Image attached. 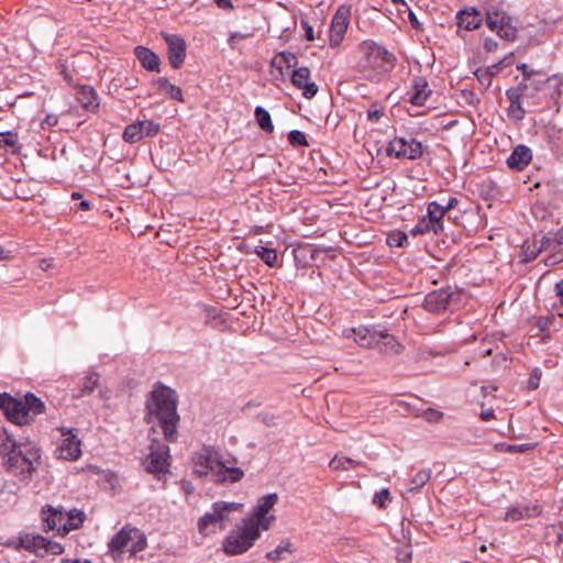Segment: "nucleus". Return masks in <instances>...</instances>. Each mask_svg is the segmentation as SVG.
<instances>
[{"instance_id": "nucleus-1", "label": "nucleus", "mask_w": 563, "mask_h": 563, "mask_svg": "<svg viewBox=\"0 0 563 563\" xmlns=\"http://www.w3.org/2000/svg\"><path fill=\"white\" fill-rule=\"evenodd\" d=\"M177 393L162 383H156L145 401L144 421L161 428L164 439L175 443L178 440L180 416L177 412Z\"/></svg>"}, {"instance_id": "nucleus-2", "label": "nucleus", "mask_w": 563, "mask_h": 563, "mask_svg": "<svg viewBox=\"0 0 563 563\" xmlns=\"http://www.w3.org/2000/svg\"><path fill=\"white\" fill-rule=\"evenodd\" d=\"M0 409L10 422L21 427L30 424L36 416L43 413L45 404L33 393H26L22 397L2 393Z\"/></svg>"}, {"instance_id": "nucleus-3", "label": "nucleus", "mask_w": 563, "mask_h": 563, "mask_svg": "<svg viewBox=\"0 0 563 563\" xmlns=\"http://www.w3.org/2000/svg\"><path fill=\"white\" fill-rule=\"evenodd\" d=\"M261 530L255 522L243 520L242 526L233 529L224 539L223 551L229 555H238L246 552L260 538Z\"/></svg>"}, {"instance_id": "nucleus-4", "label": "nucleus", "mask_w": 563, "mask_h": 563, "mask_svg": "<svg viewBox=\"0 0 563 563\" xmlns=\"http://www.w3.org/2000/svg\"><path fill=\"white\" fill-rule=\"evenodd\" d=\"M386 153L390 157L394 156L396 158L415 161L422 156L423 147L421 142L413 137L406 139L396 136L388 143Z\"/></svg>"}, {"instance_id": "nucleus-5", "label": "nucleus", "mask_w": 563, "mask_h": 563, "mask_svg": "<svg viewBox=\"0 0 563 563\" xmlns=\"http://www.w3.org/2000/svg\"><path fill=\"white\" fill-rule=\"evenodd\" d=\"M169 448L166 444L155 442L151 445V452L147 455L144 466L148 473L157 478L167 473L169 466Z\"/></svg>"}, {"instance_id": "nucleus-6", "label": "nucleus", "mask_w": 563, "mask_h": 563, "mask_svg": "<svg viewBox=\"0 0 563 563\" xmlns=\"http://www.w3.org/2000/svg\"><path fill=\"white\" fill-rule=\"evenodd\" d=\"M460 297V292L451 287L440 288L429 292L423 300V308L430 312L439 313L449 309Z\"/></svg>"}, {"instance_id": "nucleus-7", "label": "nucleus", "mask_w": 563, "mask_h": 563, "mask_svg": "<svg viewBox=\"0 0 563 563\" xmlns=\"http://www.w3.org/2000/svg\"><path fill=\"white\" fill-rule=\"evenodd\" d=\"M278 496L276 493L265 495L258 499V503L251 517L244 519L245 521L255 522L257 529L268 530L272 522L275 520V516H267L269 510L277 503Z\"/></svg>"}, {"instance_id": "nucleus-8", "label": "nucleus", "mask_w": 563, "mask_h": 563, "mask_svg": "<svg viewBox=\"0 0 563 563\" xmlns=\"http://www.w3.org/2000/svg\"><path fill=\"white\" fill-rule=\"evenodd\" d=\"M161 34L167 45V55L170 66L174 69H179L186 58L187 45L184 37L178 34H169L165 32H162Z\"/></svg>"}, {"instance_id": "nucleus-9", "label": "nucleus", "mask_w": 563, "mask_h": 563, "mask_svg": "<svg viewBox=\"0 0 563 563\" xmlns=\"http://www.w3.org/2000/svg\"><path fill=\"white\" fill-rule=\"evenodd\" d=\"M351 18V8L341 5L334 13L330 27V46H339L347 30Z\"/></svg>"}, {"instance_id": "nucleus-10", "label": "nucleus", "mask_w": 563, "mask_h": 563, "mask_svg": "<svg viewBox=\"0 0 563 563\" xmlns=\"http://www.w3.org/2000/svg\"><path fill=\"white\" fill-rule=\"evenodd\" d=\"M133 530L134 527L126 525L111 538L108 548L115 562L122 560L125 548L133 541Z\"/></svg>"}, {"instance_id": "nucleus-11", "label": "nucleus", "mask_w": 563, "mask_h": 563, "mask_svg": "<svg viewBox=\"0 0 563 563\" xmlns=\"http://www.w3.org/2000/svg\"><path fill=\"white\" fill-rule=\"evenodd\" d=\"M291 84L302 90L306 99L313 98L318 92V86L310 80V69L306 66L295 68L290 77Z\"/></svg>"}, {"instance_id": "nucleus-12", "label": "nucleus", "mask_w": 563, "mask_h": 563, "mask_svg": "<svg viewBox=\"0 0 563 563\" xmlns=\"http://www.w3.org/2000/svg\"><path fill=\"white\" fill-rule=\"evenodd\" d=\"M44 531L56 530L59 536H65L63 527L65 526L64 509L46 505L41 510Z\"/></svg>"}, {"instance_id": "nucleus-13", "label": "nucleus", "mask_w": 563, "mask_h": 563, "mask_svg": "<svg viewBox=\"0 0 563 563\" xmlns=\"http://www.w3.org/2000/svg\"><path fill=\"white\" fill-rule=\"evenodd\" d=\"M63 435H66V438L63 439L56 449L57 457L66 461L77 460L81 454L80 440L70 430L66 433L63 432Z\"/></svg>"}, {"instance_id": "nucleus-14", "label": "nucleus", "mask_w": 563, "mask_h": 563, "mask_svg": "<svg viewBox=\"0 0 563 563\" xmlns=\"http://www.w3.org/2000/svg\"><path fill=\"white\" fill-rule=\"evenodd\" d=\"M542 512V507L538 504H517L507 510L505 520L516 522L522 519L536 518Z\"/></svg>"}, {"instance_id": "nucleus-15", "label": "nucleus", "mask_w": 563, "mask_h": 563, "mask_svg": "<svg viewBox=\"0 0 563 563\" xmlns=\"http://www.w3.org/2000/svg\"><path fill=\"white\" fill-rule=\"evenodd\" d=\"M483 21V14L475 7L465 8L456 13V23L459 27H464L466 31H474L478 29Z\"/></svg>"}, {"instance_id": "nucleus-16", "label": "nucleus", "mask_w": 563, "mask_h": 563, "mask_svg": "<svg viewBox=\"0 0 563 563\" xmlns=\"http://www.w3.org/2000/svg\"><path fill=\"white\" fill-rule=\"evenodd\" d=\"M8 465L16 475H31L35 471L34 464L12 446L8 452Z\"/></svg>"}, {"instance_id": "nucleus-17", "label": "nucleus", "mask_w": 563, "mask_h": 563, "mask_svg": "<svg viewBox=\"0 0 563 563\" xmlns=\"http://www.w3.org/2000/svg\"><path fill=\"white\" fill-rule=\"evenodd\" d=\"M532 159L531 150L523 144L517 145L510 156L507 158V165L511 169L522 170L525 169Z\"/></svg>"}, {"instance_id": "nucleus-18", "label": "nucleus", "mask_w": 563, "mask_h": 563, "mask_svg": "<svg viewBox=\"0 0 563 563\" xmlns=\"http://www.w3.org/2000/svg\"><path fill=\"white\" fill-rule=\"evenodd\" d=\"M446 211L443 208V205L432 201L428 205V218L429 221L426 223V228L428 230L433 231L435 234H439L443 232V217L445 216Z\"/></svg>"}, {"instance_id": "nucleus-19", "label": "nucleus", "mask_w": 563, "mask_h": 563, "mask_svg": "<svg viewBox=\"0 0 563 563\" xmlns=\"http://www.w3.org/2000/svg\"><path fill=\"white\" fill-rule=\"evenodd\" d=\"M4 433H5L7 442H10L11 446L13 449H15L18 452H21L23 456H25V457H27V460H30V462H32L34 464L36 461L40 460V457H41L40 450H38V448H36L35 444H33L31 442H22V441L15 440L13 434L8 432L5 429H4Z\"/></svg>"}, {"instance_id": "nucleus-20", "label": "nucleus", "mask_w": 563, "mask_h": 563, "mask_svg": "<svg viewBox=\"0 0 563 563\" xmlns=\"http://www.w3.org/2000/svg\"><path fill=\"white\" fill-rule=\"evenodd\" d=\"M134 55L141 63L142 67L148 71H159L161 59L157 54L145 46H136Z\"/></svg>"}, {"instance_id": "nucleus-21", "label": "nucleus", "mask_w": 563, "mask_h": 563, "mask_svg": "<svg viewBox=\"0 0 563 563\" xmlns=\"http://www.w3.org/2000/svg\"><path fill=\"white\" fill-rule=\"evenodd\" d=\"M244 472L239 467H229L222 462L217 463L214 482L217 483H236L242 479Z\"/></svg>"}, {"instance_id": "nucleus-22", "label": "nucleus", "mask_w": 563, "mask_h": 563, "mask_svg": "<svg viewBox=\"0 0 563 563\" xmlns=\"http://www.w3.org/2000/svg\"><path fill=\"white\" fill-rule=\"evenodd\" d=\"M76 99L86 110H95L99 107V98L90 86H80L76 91Z\"/></svg>"}, {"instance_id": "nucleus-23", "label": "nucleus", "mask_w": 563, "mask_h": 563, "mask_svg": "<svg viewBox=\"0 0 563 563\" xmlns=\"http://www.w3.org/2000/svg\"><path fill=\"white\" fill-rule=\"evenodd\" d=\"M212 506L220 521V530L225 529L227 523L231 521L230 515L242 508V504L227 501H216Z\"/></svg>"}, {"instance_id": "nucleus-24", "label": "nucleus", "mask_w": 563, "mask_h": 563, "mask_svg": "<svg viewBox=\"0 0 563 563\" xmlns=\"http://www.w3.org/2000/svg\"><path fill=\"white\" fill-rule=\"evenodd\" d=\"M373 349H378L384 353H399L401 345L397 342L394 335L386 331H378L376 342Z\"/></svg>"}, {"instance_id": "nucleus-25", "label": "nucleus", "mask_w": 563, "mask_h": 563, "mask_svg": "<svg viewBox=\"0 0 563 563\" xmlns=\"http://www.w3.org/2000/svg\"><path fill=\"white\" fill-rule=\"evenodd\" d=\"M412 93L409 101L415 106H423L429 98L431 90L428 89V82L423 78H416L412 85Z\"/></svg>"}, {"instance_id": "nucleus-26", "label": "nucleus", "mask_w": 563, "mask_h": 563, "mask_svg": "<svg viewBox=\"0 0 563 563\" xmlns=\"http://www.w3.org/2000/svg\"><path fill=\"white\" fill-rule=\"evenodd\" d=\"M218 529L220 530V521L212 507V511L205 514L198 520V531L203 536H209L216 533Z\"/></svg>"}, {"instance_id": "nucleus-27", "label": "nucleus", "mask_w": 563, "mask_h": 563, "mask_svg": "<svg viewBox=\"0 0 563 563\" xmlns=\"http://www.w3.org/2000/svg\"><path fill=\"white\" fill-rule=\"evenodd\" d=\"M153 85L157 87L158 92H164L170 99L184 102V96L180 87L170 84L166 77H159L153 81Z\"/></svg>"}, {"instance_id": "nucleus-28", "label": "nucleus", "mask_w": 563, "mask_h": 563, "mask_svg": "<svg viewBox=\"0 0 563 563\" xmlns=\"http://www.w3.org/2000/svg\"><path fill=\"white\" fill-rule=\"evenodd\" d=\"M85 512L78 509H71L69 511L64 510L65 526L63 527L64 534H67L71 530L79 529L85 521Z\"/></svg>"}, {"instance_id": "nucleus-29", "label": "nucleus", "mask_w": 563, "mask_h": 563, "mask_svg": "<svg viewBox=\"0 0 563 563\" xmlns=\"http://www.w3.org/2000/svg\"><path fill=\"white\" fill-rule=\"evenodd\" d=\"M294 552L292 543L289 539H284L282 542L273 550L266 553V559L277 563L279 561H284L287 559V555Z\"/></svg>"}, {"instance_id": "nucleus-30", "label": "nucleus", "mask_w": 563, "mask_h": 563, "mask_svg": "<svg viewBox=\"0 0 563 563\" xmlns=\"http://www.w3.org/2000/svg\"><path fill=\"white\" fill-rule=\"evenodd\" d=\"M351 331L354 334V341L358 343L361 346L374 347L378 331H372L367 328L352 329Z\"/></svg>"}, {"instance_id": "nucleus-31", "label": "nucleus", "mask_w": 563, "mask_h": 563, "mask_svg": "<svg viewBox=\"0 0 563 563\" xmlns=\"http://www.w3.org/2000/svg\"><path fill=\"white\" fill-rule=\"evenodd\" d=\"M497 35L507 42H515L517 40L518 27L514 24V18L511 15L503 16L501 26Z\"/></svg>"}, {"instance_id": "nucleus-32", "label": "nucleus", "mask_w": 563, "mask_h": 563, "mask_svg": "<svg viewBox=\"0 0 563 563\" xmlns=\"http://www.w3.org/2000/svg\"><path fill=\"white\" fill-rule=\"evenodd\" d=\"M21 542L25 550L33 551L41 556V553H43L46 549L47 539L40 534L26 536L21 540Z\"/></svg>"}, {"instance_id": "nucleus-33", "label": "nucleus", "mask_w": 563, "mask_h": 563, "mask_svg": "<svg viewBox=\"0 0 563 563\" xmlns=\"http://www.w3.org/2000/svg\"><path fill=\"white\" fill-rule=\"evenodd\" d=\"M99 375L97 373H91L84 377L82 384L78 391L74 390L73 397L80 398L86 395H90L98 386Z\"/></svg>"}, {"instance_id": "nucleus-34", "label": "nucleus", "mask_w": 563, "mask_h": 563, "mask_svg": "<svg viewBox=\"0 0 563 563\" xmlns=\"http://www.w3.org/2000/svg\"><path fill=\"white\" fill-rule=\"evenodd\" d=\"M431 474V468H422L417 472L416 475L410 479L408 492L417 493L430 481Z\"/></svg>"}, {"instance_id": "nucleus-35", "label": "nucleus", "mask_w": 563, "mask_h": 563, "mask_svg": "<svg viewBox=\"0 0 563 563\" xmlns=\"http://www.w3.org/2000/svg\"><path fill=\"white\" fill-rule=\"evenodd\" d=\"M369 55L380 59L385 64L389 65L390 67H394L396 64V56L387 51L384 46H380L376 43H373L369 46Z\"/></svg>"}, {"instance_id": "nucleus-36", "label": "nucleus", "mask_w": 563, "mask_h": 563, "mask_svg": "<svg viewBox=\"0 0 563 563\" xmlns=\"http://www.w3.org/2000/svg\"><path fill=\"white\" fill-rule=\"evenodd\" d=\"M255 119L260 128L267 132L272 133L274 131V125L272 122L271 114L267 110H265L262 106H257L254 111Z\"/></svg>"}, {"instance_id": "nucleus-37", "label": "nucleus", "mask_w": 563, "mask_h": 563, "mask_svg": "<svg viewBox=\"0 0 563 563\" xmlns=\"http://www.w3.org/2000/svg\"><path fill=\"white\" fill-rule=\"evenodd\" d=\"M278 57L280 58L279 62H277L276 57L272 59V63H271L272 66H274L280 70L283 69V64H285V66L287 68H296L297 67L298 58L294 53L288 52V51H283V52L278 53Z\"/></svg>"}, {"instance_id": "nucleus-38", "label": "nucleus", "mask_w": 563, "mask_h": 563, "mask_svg": "<svg viewBox=\"0 0 563 563\" xmlns=\"http://www.w3.org/2000/svg\"><path fill=\"white\" fill-rule=\"evenodd\" d=\"M122 137L125 142L134 144L137 143L143 139V132L142 128L140 125V122H135L132 124H129L122 134Z\"/></svg>"}, {"instance_id": "nucleus-39", "label": "nucleus", "mask_w": 563, "mask_h": 563, "mask_svg": "<svg viewBox=\"0 0 563 563\" xmlns=\"http://www.w3.org/2000/svg\"><path fill=\"white\" fill-rule=\"evenodd\" d=\"M130 553L131 555H136L139 552L144 551L147 548V539L144 532L140 529L134 528L133 530V541H131Z\"/></svg>"}, {"instance_id": "nucleus-40", "label": "nucleus", "mask_w": 563, "mask_h": 563, "mask_svg": "<svg viewBox=\"0 0 563 563\" xmlns=\"http://www.w3.org/2000/svg\"><path fill=\"white\" fill-rule=\"evenodd\" d=\"M254 253L269 267L276 266L278 256L274 249L256 246Z\"/></svg>"}, {"instance_id": "nucleus-41", "label": "nucleus", "mask_w": 563, "mask_h": 563, "mask_svg": "<svg viewBox=\"0 0 563 563\" xmlns=\"http://www.w3.org/2000/svg\"><path fill=\"white\" fill-rule=\"evenodd\" d=\"M361 465H363L362 462L352 460L346 456H338V455H335L329 463V467L334 471L349 470L351 466H361Z\"/></svg>"}, {"instance_id": "nucleus-42", "label": "nucleus", "mask_w": 563, "mask_h": 563, "mask_svg": "<svg viewBox=\"0 0 563 563\" xmlns=\"http://www.w3.org/2000/svg\"><path fill=\"white\" fill-rule=\"evenodd\" d=\"M18 134L12 131L0 133V148L11 147L12 153H18L20 146L18 145Z\"/></svg>"}, {"instance_id": "nucleus-43", "label": "nucleus", "mask_w": 563, "mask_h": 563, "mask_svg": "<svg viewBox=\"0 0 563 563\" xmlns=\"http://www.w3.org/2000/svg\"><path fill=\"white\" fill-rule=\"evenodd\" d=\"M219 461L213 460L212 455L209 452L203 454H199L196 457V466L210 468L211 475L214 477V473L217 471V463Z\"/></svg>"}, {"instance_id": "nucleus-44", "label": "nucleus", "mask_w": 563, "mask_h": 563, "mask_svg": "<svg viewBox=\"0 0 563 563\" xmlns=\"http://www.w3.org/2000/svg\"><path fill=\"white\" fill-rule=\"evenodd\" d=\"M522 90H526V81H520L518 86L506 90V97L511 103H519L523 99Z\"/></svg>"}, {"instance_id": "nucleus-45", "label": "nucleus", "mask_w": 563, "mask_h": 563, "mask_svg": "<svg viewBox=\"0 0 563 563\" xmlns=\"http://www.w3.org/2000/svg\"><path fill=\"white\" fill-rule=\"evenodd\" d=\"M504 5V0H489L487 2L484 3V7H483V10L484 12H489L490 11H494L500 15H498V18H500V21H503V16H510V14H508V12H506L503 8Z\"/></svg>"}, {"instance_id": "nucleus-46", "label": "nucleus", "mask_w": 563, "mask_h": 563, "mask_svg": "<svg viewBox=\"0 0 563 563\" xmlns=\"http://www.w3.org/2000/svg\"><path fill=\"white\" fill-rule=\"evenodd\" d=\"M408 242V236L401 231L391 232L387 236V244L390 247H402Z\"/></svg>"}, {"instance_id": "nucleus-47", "label": "nucleus", "mask_w": 563, "mask_h": 563, "mask_svg": "<svg viewBox=\"0 0 563 563\" xmlns=\"http://www.w3.org/2000/svg\"><path fill=\"white\" fill-rule=\"evenodd\" d=\"M288 142L292 146H309L306 135L299 130H291L288 133Z\"/></svg>"}, {"instance_id": "nucleus-48", "label": "nucleus", "mask_w": 563, "mask_h": 563, "mask_svg": "<svg viewBox=\"0 0 563 563\" xmlns=\"http://www.w3.org/2000/svg\"><path fill=\"white\" fill-rule=\"evenodd\" d=\"M139 122L142 128L143 137L144 136L153 137V136L157 135V133L159 132V124L152 120H143V121H139Z\"/></svg>"}, {"instance_id": "nucleus-49", "label": "nucleus", "mask_w": 563, "mask_h": 563, "mask_svg": "<svg viewBox=\"0 0 563 563\" xmlns=\"http://www.w3.org/2000/svg\"><path fill=\"white\" fill-rule=\"evenodd\" d=\"M20 489V486L13 481H7L4 477L0 476V496L4 494L16 495Z\"/></svg>"}, {"instance_id": "nucleus-50", "label": "nucleus", "mask_w": 563, "mask_h": 563, "mask_svg": "<svg viewBox=\"0 0 563 563\" xmlns=\"http://www.w3.org/2000/svg\"><path fill=\"white\" fill-rule=\"evenodd\" d=\"M496 449L500 452H520L523 453L530 449H532L531 444H508V443H498L496 444Z\"/></svg>"}, {"instance_id": "nucleus-51", "label": "nucleus", "mask_w": 563, "mask_h": 563, "mask_svg": "<svg viewBox=\"0 0 563 563\" xmlns=\"http://www.w3.org/2000/svg\"><path fill=\"white\" fill-rule=\"evenodd\" d=\"M549 240L545 241V239H543L542 244L538 250L531 249L529 245L523 246L521 262L527 263V262H531L534 258H537L538 254L542 251V249L544 247V245Z\"/></svg>"}, {"instance_id": "nucleus-52", "label": "nucleus", "mask_w": 563, "mask_h": 563, "mask_svg": "<svg viewBox=\"0 0 563 563\" xmlns=\"http://www.w3.org/2000/svg\"><path fill=\"white\" fill-rule=\"evenodd\" d=\"M498 15L499 14L494 11H490V13L486 12L485 15L486 25L490 31H494L496 33H498V30L501 26V21L500 18H498Z\"/></svg>"}, {"instance_id": "nucleus-53", "label": "nucleus", "mask_w": 563, "mask_h": 563, "mask_svg": "<svg viewBox=\"0 0 563 563\" xmlns=\"http://www.w3.org/2000/svg\"><path fill=\"white\" fill-rule=\"evenodd\" d=\"M474 75L476 76L479 84L485 88H489L493 82V77L487 73L484 67L478 68Z\"/></svg>"}, {"instance_id": "nucleus-54", "label": "nucleus", "mask_w": 563, "mask_h": 563, "mask_svg": "<svg viewBox=\"0 0 563 563\" xmlns=\"http://www.w3.org/2000/svg\"><path fill=\"white\" fill-rule=\"evenodd\" d=\"M508 114L510 118L515 119L516 121H521L525 119L526 110L523 109L521 102L511 103L508 109Z\"/></svg>"}, {"instance_id": "nucleus-55", "label": "nucleus", "mask_w": 563, "mask_h": 563, "mask_svg": "<svg viewBox=\"0 0 563 563\" xmlns=\"http://www.w3.org/2000/svg\"><path fill=\"white\" fill-rule=\"evenodd\" d=\"M516 68L521 71L523 79L521 81L528 82L533 76L539 75L540 71L532 69L526 63L517 64Z\"/></svg>"}, {"instance_id": "nucleus-56", "label": "nucleus", "mask_w": 563, "mask_h": 563, "mask_svg": "<svg viewBox=\"0 0 563 563\" xmlns=\"http://www.w3.org/2000/svg\"><path fill=\"white\" fill-rule=\"evenodd\" d=\"M390 500V493L388 489H382L374 495L373 503L379 508L386 507V501Z\"/></svg>"}, {"instance_id": "nucleus-57", "label": "nucleus", "mask_w": 563, "mask_h": 563, "mask_svg": "<svg viewBox=\"0 0 563 563\" xmlns=\"http://www.w3.org/2000/svg\"><path fill=\"white\" fill-rule=\"evenodd\" d=\"M257 420L261 421L266 427H275L277 424L278 417L274 413L269 412H261L257 415Z\"/></svg>"}, {"instance_id": "nucleus-58", "label": "nucleus", "mask_w": 563, "mask_h": 563, "mask_svg": "<svg viewBox=\"0 0 563 563\" xmlns=\"http://www.w3.org/2000/svg\"><path fill=\"white\" fill-rule=\"evenodd\" d=\"M64 552V548L62 544L57 543V542H54V541H51V540H47L46 542V549L43 553H41V556H44L46 554H54V555H57V554H60Z\"/></svg>"}, {"instance_id": "nucleus-59", "label": "nucleus", "mask_w": 563, "mask_h": 563, "mask_svg": "<svg viewBox=\"0 0 563 563\" xmlns=\"http://www.w3.org/2000/svg\"><path fill=\"white\" fill-rule=\"evenodd\" d=\"M251 36H252V33L233 32V33H231V35L229 36L228 43H229V45H230L232 48H235V47H236V45H238L242 40H245V38L251 37Z\"/></svg>"}, {"instance_id": "nucleus-60", "label": "nucleus", "mask_w": 563, "mask_h": 563, "mask_svg": "<svg viewBox=\"0 0 563 563\" xmlns=\"http://www.w3.org/2000/svg\"><path fill=\"white\" fill-rule=\"evenodd\" d=\"M540 379H541V371L539 368H534L528 379V388L530 390L537 389L540 385Z\"/></svg>"}, {"instance_id": "nucleus-61", "label": "nucleus", "mask_w": 563, "mask_h": 563, "mask_svg": "<svg viewBox=\"0 0 563 563\" xmlns=\"http://www.w3.org/2000/svg\"><path fill=\"white\" fill-rule=\"evenodd\" d=\"M549 82L554 81L553 88L559 97H563V77H552L548 79Z\"/></svg>"}, {"instance_id": "nucleus-62", "label": "nucleus", "mask_w": 563, "mask_h": 563, "mask_svg": "<svg viewBox=\"0 0 563 563\" xmlns=\"http://www.w3.org/2000/svg\"><path fill=\"white\" fill-rule=\"evenodd\" d=\"M483 47L488 53L495 52L498 48V42L493 37H486L484 40Z\"/></svg>"}, {"instance_id": "nucleus-63", "label": "nucleus", "mask_w": 563, "mask_h": 563, "mask_svg": "<svg viewBox=\"0 0 563 563\" xmlns=\"http://www.w3.org/2000/svg\"><path fill=\"white\" fill-rule=\"evenodd\" d=\"M300 24H301L302 29L305 30V37L308 41H313L314 40L313 27L306 20H301Z\"/></svg>"}, {"instance_id": "nucleus-64", "label": "nucleus", "mask_w": 563, "mask_h": 563, "mask_svg": "<svg viewBox=\"0 0 563 563\" xmlns=\"http://www.w3.org/2000/svg\"><path fill=\"white\" fill-rule=\"evenodd\" d=\"M503 65H504V60H500L499 63L493 64V65L484 67V68L494 78L501 70Z\"/></svg>"}]
</instances>
